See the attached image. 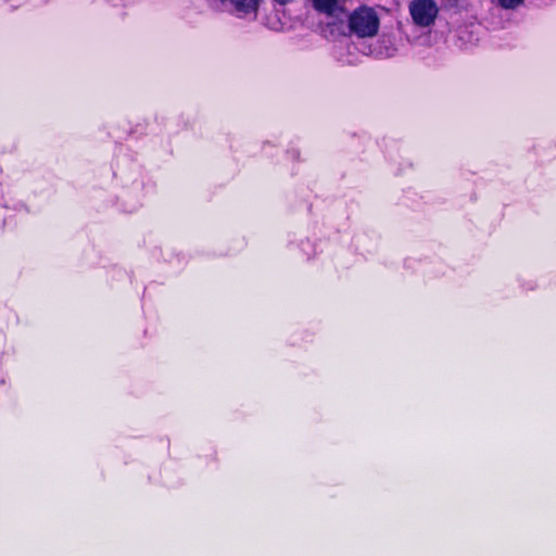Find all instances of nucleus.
<instances>
[{
	"instance_id": "5",
	"label": "nucleus",
	"mask_w": 556,
	"mask_h": 556,
	"mask_svg": "<svg viewBox=\"0 0 556 556\" xmlns=\"http://www.w3.org/2000/svg\"><path fill=\"white\" fill-rule=\"evenodd\" d=\"M498 4L506 10H514L521 4H523L525 0H497Z\"/></svg>"
},
{
	"instance_id": "4",
	"label": "nucleus",
	"mask_w": 556,
	"mask_h": 556,
	"mask_svg": "<svg viewBox=\"0 0 556 556\" xmlns=\"http://www.w3.org/2000/svg\"><path fill=\"white\" fill-rule=\"evenodd\" d=\"M313 5L320 13L333 14L337 10L338 0H313Z\"/></svg>"
},
{
	"instance_id": "1",
	"label": "nucleus",
	"mask_w": 556,
	"mask_h": 556,
	"mask_svg": "<svg viewBox=\"0 0 556 556\" xmlns=\"http://www.w3.org/2000/svg\"><path fill=\"white\" fill-rule=\"evenodd\" d=\"M380 27V20L375 9L361 5L349 16V28L358 38L375 37Z\"/></svg>"
},
{
	"instance_id": "2",
	"label": "nucleus",
	"mask_w": 556,
	"mask_h": 556,
	"mask_svg": "<svg viewBox=\"0 0 556 556\" xmlns=\"http://www.w3.org/2000/svg\"><path fill=\"white\" fill-rule=\"evenodd\" d=\"M408 10L413 23L419 27L433 25L439 15V7L434 0H412Z\"/></svg>"
},
{
	"instance_id": "3",
	"label": "nucleus",
	"mask_w": 556,
	"mask_h": 556,
	"mask_svg": "<svg viewBox=\"0 0 556 556\" xmlns=\"http://www.w3.org/2000/svg\"><path fill=\"white\" fill-rule=\"evenodd\" d=\"M262 0H231L230 5L240 16L256 15Z\"/></svg>"
},
{
	"instance_id": "6",
	"label": "nucleus",
	"mask_w": 556,
	"mask_h": 556,
	"mask_svg": "<svg viewBox=\"0 0 556 556\" xmlns=\"http://www.w3.org/2000/svg\"><path fill=\"white\" fill-rule=\"evenodd\" d=\"M273 1L280 5H286V4L291 3L293 0H273Z\"/></svg>"
}]
</instances>
